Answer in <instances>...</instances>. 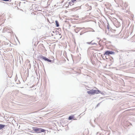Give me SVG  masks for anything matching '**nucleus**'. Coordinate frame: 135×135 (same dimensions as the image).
Wrapping results in <instances>:
<instances>
[{
    "label": "nucleus",
    "instance_id": "f257e3e1",
    "mask_svg": "<svg viewBox=\"0 0 135 135\" xmlns=\"http://www.w3.org/2000/svg\"><path fill=\"white\" fill-rule=\"evenodd\" d=\"M32 128L34 132L36 133H39L42 132H45L46 131L43 129L37 127H33Z\"/></svg>",
    "mask_w": 135,
    "mask_h": 135
},
{
    "label": "nucleus",
    "instance_id": "f03ea898",
    "mask_svg": "<svg viewBox=\"0 0 135 135\" xmlns=\"http://www.w3.org/2000/svg\"><path fill=\"white\" fill-rule=\"evenodd\" d=\"M38 57L40 59L43 60L45 61H47V62H52V61L51 60H50L48 59L47 58L43 56L42 55H40L38 56Z\"/></svg>",
    "mask_w": 135,
    "mask_h": 135
},
{
    "label": "nucleus",
    "instance_id": "7ed1b4c3",
    "mask_svg": "<svg viewBox=\"0 0 135 135\" xmlns=\"http://www.w3.org/2000/svg\"><path fill=\"white\" fill-rule=\"evenodd\" d=\"M113 23L115 26H116L117 27H119L120 26V22L115 18H114V19L113 21Z\"/></svg>",
    "mask_w": 135,
    "mask_h": 135
},
{
    "label": "nucleus",
    "instance_id": "20e7f679",
    "mask_svg": "<svg viewBox=\"0 0 135 135\" xmlns=\"http://www.w3.org/2000/svg\"><path fill=\"white\" fill-rule=\"evenodd\" d=\"M115 54V52L113 51L107 50L103 54V55L105 56L106 55L109 56L110 55H114Z\"/></svg>",
    "mask_w": 135,
    "mask_h": 135
},
{
    "label": "nucleus",
    "instance_id": "39448f33",
    "mask_svg": "<svg viewBox=\"0 0 135 135\" xmlns=\"http://www.w3.org/2000/svg\"><path fill=\"white\" fill-rule=\"evenodd\" d=\"M87 93L89 94L94 95L95 94H97V90L92 89L87 92Z\"/></svg>",
    "mask_w": 135,
    "mask_h": 135
},
{
    "label": "nucleus",
    "instance_id": "423d86ee",
    "mask_svg": "<svg viewBox=\"0 0 135 135\" xmlns=\"http://www.w3.org/2000/svg\"><path fill=\"white\" fill-rule=\"evenodd\" d=\"M80 27H76V28L75 30V32L76 33H78V32H79L80 31Z\"/></svg>",
    "mask_w": 135,
    "mask_h": 135
},
{
    "label": "nucleus",
    "instance_id": "0eeeda50",
    "mask_svg": "<svg viewBox=\"0 0 135 135\" xmlns=\"http://www.w3.org/2000/svg\"><path fill=\"white\" fill-rule=\"evenodd\" d=\"M6 126L5 125L0 124V130L2 129L3 128H4Z\"/></svg>",
    "mask_w": 135,
    "mask_h": 135
},
{
    "label": "nucleus",
    "instance_id": "6e6552de",
    "mask_svg": "<svg viewBox=\"0 0 135 135\" xmlns=\"http://www.w3.org/2000/svg\"><path fill=\"white\" fill-rule=\"evenodd\" d=\"M55 22L56 23V26L57 27H58L59 26V23L58 22L57 20H56L55 21Z\"/></svg>",
    "mask_w": 135,
    "mask_h": 135
},
{
    "label": "nucleus",
    "instance_id": "1a4fd4ad",
    "mask_svg": "<svg viewBox=\"0 0 135 135\" xmlns=\"http://www.w3.org/2000/svg\"><path fill=\"white\" fill-rule=\"evenodd\" d=\"M74 117V116L73 115L70 116H69V117L68 119L69 120H72V119H73Z\"/></svg>",
    "mask_w": 135,
    "mask_h": 135
},
{
    "label": "nucleus",
    "instance_id": "9d476101",
    "mask_svg": "<svg viewBox=\"0 0 135 135\" xmlns=\"http://www.w3.org/2000/svg\"><path fill=\"white\" fill-rule=\"evenodd\" d=\"M72 3H73L71 1V2H69V5H70L71 6L74 5V4H72Z\"/></svg>",
    "mask_w": 135,
    "mask_h": 135
},
{
    "label": "nucleus",
    "instance_id": "9b49d317",
    "mask_svg": "<svg viewBox=\"0 0 135 135\" xmlns=\"http://www.w3.org/2000/svg\"><path fill=\"white\" fill-rule=\"evenodd\" d=\"M109 59L112 62H113V58L112 57H110V58H109Z\"/></svg>",
    "mask_w": 135,
    "mask_h": 135
},
{
    "label": "nucleus",
    "instance_id": "f8f14e48",
    "mask_svg": "<svg viewBox=\"0 0 135 135\" xmlns=\"http://www.w3.org/2000/svg\"><path fill=\"white\" fill-rule=\"evenodd\" d=\"M100 91L99 90H97V94H98L100 93Z\"/></svg>",
    "mask_w": 135,
    "mask_h": 135
},
{
    "label": "nucleus",
    "instance_id": "ddd939ff",
    "mask_svg": "<svg viewBox=\"0 0 135 135\" xmlns=\"http://www.w3.org/2000/svg\"><path fill=\"white\" fill-rule=\"evenodd\" d=\"M100 93L102 95H105V93L103 92L100 91Z\"/></svg>",
    "mask_w": 135,
    "mask_h": 135
},
{
    "label": "nucleus",
    "instance_id": "4468645a",
    "mask_svg": "<svg viewBox=\"0 0 135 135\" xmlns=\"http://www.w3.org/2000/svg\"><path fill=\"white\" fill-rule=\"evenodd\" d=\"M93 41H92L90 42H87L86 43L87 44H91V43Z\"/></svg>",
    "mask_w": 135,
    "mask_h": 135
},
{
    "label": "nucleus",
    "instance_id": "2eb2a0df",
    "mask_svg": "<svg viewBox=\"0 0 135 135\" xmlns=\"http://www.w3.org/2000/svg\"><path fill=\"white\" fill-rule=\"evenodd\" d=\"M127 6H128V5H127V3H126V2H125V3H124V6L126 7H127Z\"/></svg>",
    "mask_w": 135,
    "mask_h": 135
},
{
    "label": "nucleus",
    "instance_id": "dca6fc26",
    "mask_svg": "<svg viewBox=\"0 0 135 135\" xmlns=\"http://www.w3.org/2000/svg\"><path fill=\"white\" fill-rule=\"evenodd\" d=\"M107 28L109 30V24L108 23V25H107Z\"/></svg>",
    "mask_w": 135,
    "mask_h": 135
},
{
    "label": "nucleus",
    "instance_id": "f3484780",
    "mask_svg": "<svg viewBox=\"0 0 135 135\" xmlns=\"http://www.w3.org/2000/svg\"><path fill=\"white\" fill-rule=\"evenodd\" d=\"M94 44H95L96 45H97V43H92V42L91 43V45H94Z\"/></svg>",
    "mask_w": 135,
    "mask_h": 135
},
{
    "label": "nucleus",
    "instance_id": "a211bd4d",
    "mask_svg": "<svg viewBox=\"0 0 135 135\" xmlns=\"http://www.w3.org/2000/svg\"><path fill=\"white\" fill-rule=\"evenodd\" d=\"M100 103H98V104L97 105V106H96V107H98V106H99L100 105Z\"/></svg>",
    "mask_w": 135,
    "mask_h": 135
},
{
    "label": "nucleus",
    "instance_id": "6ab92c4d",
    "mask_svg": "<svg viewBox=\"0 0 135 135\" xmlns=\"http://www.w3.org/2000/svg\"><path fill=\"white\" fill-rule=\"evenodd\" d=\"M76 0H71V1L73 2L74 3V2L76 1Z\"/></svg>",
    "mask_w": 135,
    "mask_h": 135
},
{
    "label": "nucleus",
    "instance_id": "aec40b11",
    "mask_svg": "<svg viewBox=\"0 0 135 135\" xmlns=\"http://www.w3.org/2000/svg\"><path fill=\"white\" fill-rule=\"evenodd\" d=\"M129 52H128V54H127V56H130V55L128 54Z\"/></svg>",
    "mask_w": 135,
    "mask_h": 135
},
{
    "label": "nucleus",
    "instance_id": "412c9836",
    "mask_svg": "<svg viewBox=\"0 0 135 135\" xmlns=\"http://www.w3.org/2000/svg\"><path fill=\"white\" fill-rule=\"evenodd\" d=\"M91 30H91V31H93V32H94V30L92 28H91Z\"/></svg>",
    "mask_w": 135,
    "mask_h": 135
},
{
    "label": "nucleus",
    "instance_id": "4be33fe9",
    "mask_svg": "<svg viewBox=\"0 0 135 135\" xmlns=\"http://www.w3.org/2000/svg\"><path fill=\"white\" fill-rule=\"evenodd\" d=\"M80 30L82 29H83V28H84V27H82V28H81V27H80Z\"/></svg>",
    "mask_w": 135,
    "mask_h": 135
},
{
    "label": "nucleus",
    "instance_id": "5701e85b",
    "mask_svg": "<svg viewBox=\"0 0 135 135\" xmlns=\"http://www.w3.org/2000/svg\"><path fill=\"white\" fill-rule=\"evenodd\" d=\"M56 32H56L57 34L58 33H59V32L58 31H56Z\"/></svg>",
    "mask_w": 135,
    "mask_h": 135
},
{
    "label": "nucleus",
    "instance_id": "b1692460",
    "mask_svg": "<svg viewBox=\"0 0 135 135\" xmlns=\"http://www.w3.org/2000/svg\"><path fill=\"white\" fill-rule=\"evenodd\" d=\"M121 52H124V51H123V50H121Z\"/></svg>",
    "mask_w": 135,
    "mask_h": 135
},
{
    "label": "nucleus",
    "instance_id": "393cba45",
    "mask_svg": "<svg viewBox=\"0 0 135 135\" xmlns=\"http://www.w3.org/2000/svg\"><path fill=\"white\" fill-rule=\"evenodd\" d=\"M82 33L81 32L80 33V35H82Z\"/></svg>",
    "mask_w": 135,
    "mask_h": 135
},
{
    "label": "nucleus",
    "instance_id": "a878e982",
    "mask_svg": "<svg viewBox=\"0 0 135 135\" xmlns=\"http://www.w3.org/2000/svg\"><path fill=\"white\" fill-rule=\"evenodd\" d=\"M106 58L107 59H108V58H107V57L106 56Z\"/></svg>",
    "mask_w": 135,
    "mask_h": 135
},
{
    "label": "nucleus",
    "instance_id": "bb28decb",
    "mask_svg": "<svg viewBox=\"0 0 135 135\" xmlns=\"http://www.w3.org/2000/svg\"><path fill=\"white\" fill-rule=\"evenodd\" d=\"M106 58L107 59H108V58H107V57L106 56Z\"/></svg>",
    "mask_w": 135,
    "mask_h": 135
},
{
    "label": "nucleus",
    "instance_id": "cd10ccee",
    "mask_svg": "<svg viewBox=\"0 0 135 135\" xmlns=\"http://www.w3.org/2000/svg\"><path fill=\"white\" fill-rule=\"evenodd\" d=\"M73 119L74 120H76L77 119Z\"/></svg>",
    "mask_w": 135,
    "mask_h": 135
},
{
    "label": "nucleus",
    "instance_id": "c85d7f7f",
    "mask_svg": "<svg viewBox=\"0 0 135 135\" xmlns=\"http://www.w3.org/2000/svg\"><path fill=\"white\" fill-rule=\"evenodd\" d=\"M98 132H97V135H98Z\"/></svg>",
    "mask_w": 135,
    "mask_h": 135
},
{
    "label": "nucleus",
    "instance_id": "c756f323",
    "mask_svg": "<svg viewBox=\"0 0 135 135\" xmlns=\"http://www.w3.org/2000/svg\"><path fill=\"white\" fill-rule=\"evenodd\" d=\"M98 132H97V135H98Z\"/></svg>",
    "mask_w": 135,
    "mask_h": 135
}]
</instances>
